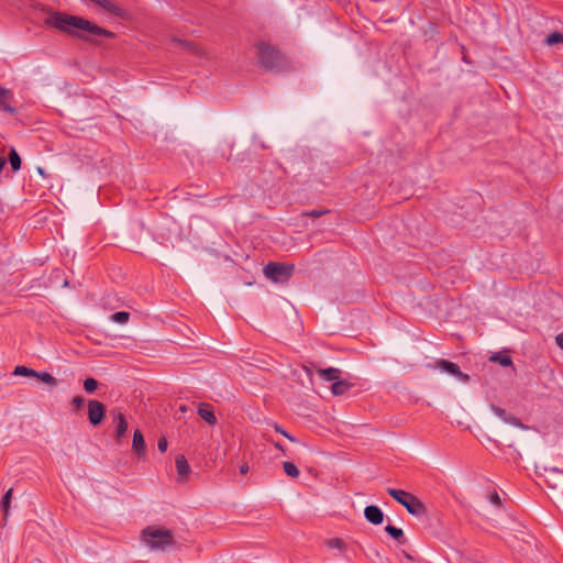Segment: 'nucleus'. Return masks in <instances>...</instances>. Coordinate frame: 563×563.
<instances>
[{
    "mask_svg": "<svg viewBox=\"0 0 563 563\" xmlns=\"http://www.w3.org/2000/svg\"><path fill=\"white\" fill-rule=\"evenodd\" d=\"M45 24L64 32L68 35L76 36L86 41L91 40L90 35L114 37V33L108 31L81 16L67 14L59 11L48 12Z\"/></svg>",
    "mask_w": 563,
    "mask_h": 563,
    "instance_id": "f257e3e1",
    "label": "nucleus"
},
{
    "mask_svg": "<svg viewBox=\"0 0 563 563\" xmlns=\"http://www.w3.org/2000/svg\"><path fill=\"white\" fill-rule=\"evenodd\" d=\"M141 539L152 551H166L174 544L172 531L157 526L146 527L142 531Z\"/></svg>",
    "mask_w": 563,
    "mask_h": 563,
    "instance_id": "f03ea898",
    "label": "nucleus"
},
{
    "mask_svg": "<svg viewBox=\"0 0 563 563\" xmlns=\"http://www.w3.org/2000/svg\"><path fill=\"white\" fill-rule=\"evenodd\" d=\"M387 493L402 505L410 515L420 517L427 512L424 504L411 493L396 488H387Z\"/></svg>",
    "mask_w": 563,
    "mask_h": 563,
    "instance_id": "7ed1b4c3",
    "label": "nucleus"
},
{
    "mask_svg": "<svg viewBox=\"0 0 563 563\" xmlns=\"http://www.w3.org/2000/svg\"><path fill=\"white\" fill-rule=\"evenodd\" d=\"M295 266L278 262H269L263 268L264 276L275 284H286L292 276Z\"/></svg>",
    "mask_w": 563,
    "mask_h": 563,
    "instance_id": "20e7f679",
    "label": "nucleus"
},
{
    "mask_svg": "<svg viewBox=\"0 0 563 563\" xmlns=\"http://www.w3.org/2000/svg\"><path fill=\"white\" fill-rule=\"evenodd\" d=\"M258 60L266 69H274L279 65L280 54L273 46L261 42L256 45Z\"/></svg>",
    "mask_w": 563,
    "mask_h": 563,
    "instance_id": "39448f33",
    "label": "nucleus"
},
{
    "mask_svg": "<svg viewBox=\"0 0 563 563\" xmlns=\"http://www.w3.org/2000/svg\"><path fill=\"white\" fill-rule=\"evenodd\" d=\"M106 407L98 400L88 401V420L92 426H98L103 420Z\"/></svg>",
    "mask_w": 563,
    "mask_h": 563,
    "instance_id": "423d86ee",
    "label": "nucleus"
},
{
    "mask_svg": "<svg viewBox=\"0 0 563 563\" xmlns=\"http://www.w3.org/2000/svg\"><path fill=\"white\" fill-rule=\"evenodd\" d=\"M96 4H98L101 9L104 10L108 14L122 19L128 20L129 13L123 8L119 7L118 4L113 3L110 0H91Z\"/></svg>",
    "mask_w": 563,
    "mask_h": 563,
    "instance_id": "0eeeda50",
    "label": "nucleus"
},
{
    "mask_svg": "<svg viewBox=\"0 0 563 563\" xmlns=\"http://www.w3.org/2000/svg\"><path fill=\"white\" fill-rule=\"evenodd\" d=\"M437 367L441 371V372H446L453 376H456L457 378H460L461 380L463 382H467L468 380V375L466 374H463L461 371H460V367L457 364L455 363H452L450 361H446V360H439L437 362Z\"/></svg>",
    "mask_w": 563,
    "mask_h": 563,
    "instance_id": "6e6552de",
    "label": "nucleus"
},
{
    "mask_svg": "<svg viewBox=\"0 0 563 563\" xmlns=\"http://www.w3.org/2000/svg\"><path fill=\"white\" fill-rule=\"evenodd\" d=\"M364 516H365V519L369 523L375 525V526L380 525L384 520L383 511L380 510L379 507L374 506V505L365 507Z\"/></svg>",
    "mask_w": 563,
    "mask_h": 563,
    "instance_id": "1a4fd4ad",
    "label": "nucleus"
},
{
    "mask_svg": "<svg viewBox=\"0 0 563 563\" xmlns=\"http://www.w3.org/2000/svg\"><path fill=\"white\" fill-rule=\"evenodd\" d=\"M198 415L210 426H214L218 422L213 408L209 404H200L198 407Z\"/></svg>",
    "mask_w": 563,
    "mask_h": 563,
    "instance_id": "9d476101",
    "label": "nucleus"
},
{
    "mask_svg": "<svg viewBox=\"0 0 563 563\" xmlns=\"http://www.w3.org/2000/svg\"><path fill=\"white\" fill-rule=\"evenodd\" d=\"M492 411L499 418L501 419L503 421L507 422V423H510L515 427H519V428H522L525 429V426L516 418V417H512V416H507L506 411L499 407H496V406H492Z\"/></svg>",
    "mask_w": 563,
    "mask_h": 563,
    "instance_id": "9b49d317",
    "label": "nucleus"
},
{
    "mask_svg": "<svg viewBox=\"0 0 563 563\" xmlns=\"http://www.w3.org/2000/svg\"><path fill=\"white\" fill-rule=\"evenodd\" d=\"M133 450L142 455L145 452V440L140 430H135L133 433V441H132Z\"/></svg>",
    "mask_w": 563,
    "mask_h": 563,
    "instance_id": "f8f14e48",
    "label": "nucleus"
},
{
    "mask_svg": "<svg viewBox=\"0 0 563 563\" xmlns=\"http://www.w3.org/2000/svg\"><path fill=\"white\" fill-rule=\"evenodd\" d=\"M318 374L321 378L328 382H335L340 378L341 371L339 368L329 367L325 369H318Z\"/></svg>",
    "mask_w": 563,
    "mask_h": 563,
    "instance_id": "ddd939ff",
    "label": "nucleus"
},
{
    "mask_svg": "<svg viewBox=\"0 0 563 563\" xmlns=\"http://www.w3.org/2000/svg\"><path fill=\"white\" fill-rule=\"evenodd\" d=\"M114 420L117 421L115 435L120 440L128 431V422L122 413L115 415Z\"/></svg>",
    "mask_w": 563,
    "mask_h": 563,
    "instance_id": "4468645a",
    "label": "nucleus"
},
{
    "mask_svg": "<svg viewBox=\"0 0 563 563\" xmlns=\"http://www.w3.org/2000/svg\"><path fill=\"white\" fill-rule=\"evenodd\" d=\"M9 90L0 88V111H4L9 114H15L16 110L7 102Z\"/></svg>",
    "mask_w": 563,
    "mask_h": 563,
    "instance_id": "2eb2a0df",
    "label": "nucleus"
},
{
    "mask_svg": "<svg viewBox=\"0 0 563 563\" xmlns=\"http://www.w3.org/2000/svg\"><path fill=\"white\" fill-rule=\"evenodd\" d=\"M176 468L179 476L185 477L190 472V466L184 455L176 457Z\"/></svg>",
    "mask_w": 563,
    "mask_h": 563,
    "instance_id": "dca6fc26",
    "label": "nucleus"
},
{
    "mask_svg": "<svg viewBox=\"0 0 563 563\" xmlns=\"http://www.w3.org/2000/svg\"><path fill=\"white\" fill-rule=\"evenodd\" d=\"M8 161L10 163V166L13 172H19L21 169L22 161H21L19 153L16 152V150L14 147H12L10 150L9 155H8Z\"/></svg>",
    "mask_w": 563,
    "mask_h": 563,
    "instance_id": "f3484780",
    "label": "nucleus"
},
{
    "mask_svg": "<svg viewBox=\"0 0 563 563\" xmlns=\"http://www.w3.org/2000/svg\"><path fill=\"white\" fill-rule=\"evenodd\" d=\"M350 387H351V385L347 382L341 380L339 378L338 380H335L332 384L331 390H332L333 395L340 396V395H343L344 393H346L350 389Z\"/></svg>",
    "mask_w": 563,
    "mask_h": 563,
    "instance_id": "a211bd4d",
    "label": "nucleus"
},
{
    "mask_svg": "<svg viewBox=\"0 0 563 563\" xmlns=\"http://www.w3.org/2000/svg\"><path fill=\"white\" fill-rule=\"evenodd\" d=\"M34 377H36L37 379H40L41 382L48 386H57V379L47 372H36V375Z\"/></svg>",
    "mask_w": 563,
    "mask_h": 563,
    "instance_id": "6ab92c4d",
    "label": "nucleus"
},
{
    "mask_svg": "<svg viewBox=\"0 0 563 563\" xmlns=\"http://www.w3.org/2000/svg\"><path fill=\"white\" fill-rule=\"evenodd\" d=\"M12 492H13V489L9 488L2 497L1 508L4 512V518H7L9 516V508H10Z\"/></svg>",
    "mask_w": 563,
    "mask_h": 563,
    "instance_id": "aec40b11",
    "label": "nucleus"
},
{
    "mask_svg": "<svg viewBox=\"0 0 563 563\" xmlns=\"http://www.w3.org/2000/svg\"><path fill=\"white\" fill-rule=\"evenodd\" d=\"M13 375L34 377L36 375V371L29 368L26 366H23V365H18V366H15V368L13 371Z\"/></svg>",
    "mask_w": 563,
    "mask_h": 563,
    "instance_id": "412c9836",
    "label": "nucleus"
},
{
    "mask_svg": "<svg viewBox=\"0 0 563 563\" xmlns=\"http://www.w3.org/2000/svg\"><path fill=\"white\" fill-rule=\"evenodd\" d=\"M283 468H284V472L292 478H296L299 476V470L292 462H288V461L284 462Z\"/></svg>",
    "mask_w": 563,
    "mask_h": 563,
    "instance_id": "4be33fe9",
    "label": "nucleus"
},
{
    "mask_svg": "<svg viewBox=\"0 0 563 563\" xmlns=\"http://www.w3.org/2000/svg\"><path fill=\"white\" fill-rule=\"evenodd\" d=\"M544 43L549 46L558 44V43H563V34H561L559 32H553L547 36V38L544 40Z\"/></svg>",
    "mask_w": 563,
    "mask_h": 563,
    "instance_id": "5701e85b",
    "label": "nucleus"
},
{
    "mask_svg": "<svg viewBox=\"0 0 563 563\" xmlns=\"http://www.w3.org/2000/svg\"><path fill=\"white\" fill-rule=\"evenodd\" d=\"M130 313L126 311H118L111 314L110 319L117 323H126L129 321Z\"/></svg>",
    "mask_w": 563,
    "mask_h": 563,
    "instance_id": "b1692460",
    "label": "nucleus"
},
{
    "mask_svg": "<svg viewBox=\"0 0 563 563\" xmlns=\"http://www.w3.org/2000/svg\"><path fill=\"white\" fill-rule=\"evenodd\" d=\"M385 531L394 539L398 540L404 537V531L400 528L388 525L385 527Z\"/></svg>",
    "mask_w": 563,
    "mask_h": 563,
    "instance_id": "393cba45",
    "label": "nucleus"
},
{
    "mask_svg": "<svg viewBox=\"0 0 563 563\" xmlns=\"http://www.w3.org/2000/svg\"><path fill=\"white\" fill-rule=\"evenodd\" d=\"M98 388V382L92 378V377H88L84 380V389L88 393V394H92L95 393V390Z\"/></svg>",
    "mask_w": 563,
    "mask_h": 563,
    "instance_id": "a878e982",
    "label": "nucleus"
},
{
    "mask_svg": "<svg viewBox=\"0 0 563 563\" xmlns=\"http://www.w3.org/2000/svg\"><path fill=\"white\" fill-rule=\"evenodd\" d=\"M490 361L497 362L503 366H509L512 363L510 356L500 354H494L493 356H490Z\"/></svg>",
    "mask_w": 563,
    "mask_h": 563,
    "instance_id": "bb28decb",
    "label": "nucleus"
},
{
    "mask_svg": "<svg viewBox=\"0 0 563 563\" xmlns=\"http://www.w3.org/2000/svg\"><path fill=\"white\" fill-rule=\"evenodd\" d=\"M327 545L330 549H338L340 552H343L345 550V543L339 538L328 540Z\"/></svg>",
    "mask_w": 563,
    "mask_h": 563,
    "instance_id": "cd10ccee",
    "label": "nucleus"
},
{
    "mask_svg": "<svg viewBox=\"0 0 563 563\" xmlns=\"http://www.w3.org/2000/svg\"><path fill=\"white\" fill-rule=\"evenodd\" d=\"M329 211L325 210V209H313V210H310V211H306L303 212L302 214L305 217H311V218H319L325 213H328Z\"/></svg>",
    "mask_w": 563,
    "mask_h": 563,
    "instance_id": "c85d7f7f",
    "label": "nucleus"
},
{
    "mask_svg": "<svg viewBox=\"0 0 563 563\" xmlns=\"http://www.w3.org/2000/svg\"><path fill=\"white\" fill-rule=\"evenodd\" d=\"M85 405V399L81 396H76L71 400V406L74 407V411H78Z\"/></svg>",
    "mask_w": 563,
    "mask_h": 563,
    "instance_id": "c756f323",
    "label": "nucleus"
},
{
    "mask_svg": "<svg viewBox=\"0 0 563 563\" xmlns=\"http://www.w3.org/2000/svg\"><path fill=\"white\" fill-rule=\"evenodd\" d=\"M274 429L279 432L280 434H283L285 438H287L289 441L291 442H296V438H294L290 433H288L286 430H284L278 424H275L274 426Z\"/></svg>",
    "mask_w": 563,
    "mask_h": 563,
    "instance_id": "7c9ffc66",
    "label": "nucleus"
},
{
    "mask_svg": "<svg viewBox=\"0 0 563 563\" xmlns=\"http://www.w3.org/2000/svg\"><path fill=\"white\" fill-rule=\"evenodd\" d=\"M167 446H168V442L165 438H161L157 442V449L161 451V452H165L167 450Z\"/></svg>",
    "mask_w": 563,
    "mask_h": 563,
    "instance_id": "2f4dec72",
    "label": "nucleus"
},
{
    "mask_svg": "<svg viewBox=\"0 0 563 563\" xmlns=\"http://www.w3.org/2000/svg\"><path fill=\"white\" fill-rule=\"evenodd\" d=\"M489 501H490L492 504H494V505L498 506V505L500 504V497H499V495H498L496 492L492 493V494L489 495Z\"/></svg>",
    "mask_w": 563,
    "mask_h": 563,
    "instance_id": "473e14b6",
    "label": "nucleus"
},
{
    "mask_svg": "<svg viewBox=\"0 0 563 563\" xmlns=\"http://www.w3.org/2000/svg\"><path fill=\"white\" fill-rule=\"evenodd\" d=\"M544 471L550 474H563V471H560L556 467H550V468L545 467Z\"/></svg>",
    "mask_w": 563,
    "mask_h": 563,
    "instance_id": "72a5a7b5",
    "label": "nucleus"
},
{
    "mask_svg": "<svg viewBox=\"0 0 563 563\" xmlns=\"http://www.w3.org/2000/svg\"><path fill=\"white\" fill-rule=\"evenodd\" d=\"M555 341L558 345L563 350V333L558 334Z\"/></svg>",
    "mask_w": 563,
    "mask_h": 563,
    "instance_id": "f704fd0d",
    "label": "nucleus"
},
{
    "mask_svg": "<svg viewBox=\"0 0 563 563\" xmlns=\"http://www.w3.org/2000/svg\"><path fill=\"white\" fill-rule=\"evenodd\" d=\"M249 472V465L247 464H243L240 466V473L241 474H246Z\"/></svg>",
    "mask_w": 563,
    "mask_h": 563,
    "instance_id": "c9c22d12",
    "label": "nucleus"
},
{
    "mask_svg": "<svg viewBox=\"0 0 563 563\" xmlns=\"http://www.w3.org/2000/svg\"><path fill=\"white\" fill-rule=\"evenodd\" d=\"M7 164V158L0 156V173L3 170Z\"/></svg>",
    "mask_w": 563,
    "mask_h": 563,
    "instance_id": "e433bc0d",
    "label": "nucleus"
},
{
    "mask_svg": "<svg viewBox=\"0 0 563 563\" xmlns=\"http://www.w3.org/2000/svg\"><path fill=\"white\" fill-rule=\"evenodd\" d=\"M275 448L280 450L285 454L284 448L279 443H275Z\"/></svg>",
    "mask_w": 563,
    "mask_h": 563,
    "instance_id": "4c0bfd02",
    "label": "nucleus"
},
{
    "mask_svg": "<svg viewBox=\"0 0 563 563\" xmlns=\"http://www.w3.org/2000/svg\"><path fill=\"white\" fill-rule=\"evenodd\" d=\"M405 558L408 559V560H412L411 555L408 554V553L405 554Z\"/></svg>",
    "mask_w": 563,
    "mask_h": 563,
    "instance_id": "58836bf2",
    "label": "nucleus"
},
{
    "mask_svg": "<svg viewBox=\"0 0 563 563\" xmlns=\"http://www.w3.org/2000/svg\"><path fill=\"white\" fill-rule=\"evenodd\" d=\"M38 173H40V175H44L43 168L38 167Z\"/></svg>",
    "mask_w": 563,
    "mask_h": 563,
    "instance_id": "ea45409f",
    "label": "nucleus"
},
{
    "mask_svg": "<svg viewBox=\"0 0 563 563\" xmlns=\"http://www.w3.org/2000/svg\"><path fill=\"white\" fill-rule=\"evenodd\" d=\"M37 563H41V562H37Z\"/></svg>",
    "mask_w": 563,
    "mask_h": 563,
    "instance_id": "a19ab883",
    "label": "nucleus"
}]
</instances>
